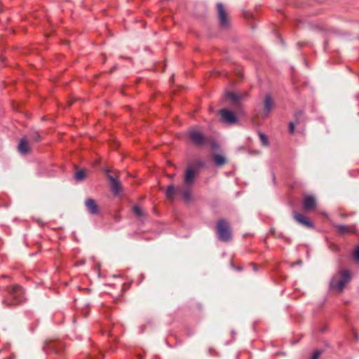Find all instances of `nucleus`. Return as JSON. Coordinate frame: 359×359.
<instances>
[{
    "label": "nucleus",
    "mask_w": 359,
    "mask_h": 359,
    "mask_svg": "<svg viewBox=\"0 0 359 359\" xmlns=\"http://www.w3.org/2000/svg\"><path fill=\"white\" fill-rule=\"evenodd\" d=\"M351 273L348 270L341 269L334 274L330 280V287L333 290L341 292L344 286L351 280Z\"/></svg>",
    "instance_id": "obj_1"
},
{
    "label": "nucleus",
    "mask_w": 359,
    "mask_h": 359,
    "mask_svg": "<svg viewBox=\"0 0 359 359\" xmlns=\"http://www.w3.org/2000/svg\"><path fill=\"white\" fill-rule=\"evenodd\" d=\"M7 297L3 303L8 306L16 305L22 302L23 290L21 287L18 285L6 287Z\"/></svg>",
    "instance_id": "obj_2"
},
{
    "label": "nucleus",
    "mask_w": 359,
    "mask_h": 359,
    "mask_svg": "<svg viewBox=\"0 0 359 359\" xmlns=\"http://www.w3.org/2000/svg\"><path fill=\"white\" fill-rule=\"evenodd\" d=\"M216 231L219 239L223 242H229L232 239L231 227L226 219L218 220Z\"/></svg>",
    "instance_id": "obj_3"
},
{
    "label": "nucleus",
    "mask_w": 359,
    "mask_h": 359,
    "mask_svg": "<svg viewBox=\"0 0 359 359\" xmlns=\"http://www.w3.org/2000/svg\"><path fill=\"white\" fill-rule=\"evenodd\" d=\"M188 135L191 143L197 147H203L207 143L206 137L196 129H191Z\"/></svg>",
    "instance_id": "obj_4"
},
{
    "label": "nucleus",
    "mask_w": 359,
    "mask_h": 359,
    "mask_svg": "<svg viewBox=\"0 0 359 359\" xmlns=\"http://www.w3.org/2000/svg\"><path fill=\"white\" fill-rule=\"evenodd\" d=\"M274 107V101L270 95H266L262 103V109L260 110L259 116L262 118H266Z\"/></svg>",
    "instance_id": "obj_5"
},
{
    "label": "nucleus",
    "mask_w": 359,
    "mask_h": 359,
    "mask_svg": "<svg viewBox=\"0 0 359 359\" xmlns=\"http://www.w3.org/2000/svg\"><path fill=\"white\" fill-rule=\"evenodd\" d=\"M217 8L220 26L224 29L228 28L229 25V18L223 4L221 3H217Z\"/></svg>",
    "instance_id": "obj_6"
},
{
    "label": "nucleus",
    "mask_w": 359,
    "mask_h": 359,
    "mask_svg": "<svg viewBox=\"0 0 359 359\" xmlns=\"http://www.w3.org/2000/svg\"><path fill=\"white\" fill-rule=\"evenodd\" d=\"M226 98L231 100L234 105L238 106L241 101L245 100L249 97V94L248 92H241L238 93L227 92L226 93Z\"/></svg>",
    "instance_id": "obj_7"
},
{
    "label": "nucleus",
    "mask_w": 359,
    "mask_h": 359,
    "mask_svg": "<svg viewBox=\"0 0 359 359\" xmlns=\"http://www.w3.org/2000/svg\"><path fill=\"white\" fill-rule=\"evenodd\" d=\"M294 218L297 222L301 226L307 229H314V223L306 216L301 213H297L294 215Z\"/></svg>",
    "instance_id": "obj_8"
},
{
    "label": "nucleus",
    "mask_w": 359,
    "mask_h": 359,
    "mask_svg": "<svg viewBox=\"0 0 359 359\" xmlns=\"http://www.w3.org/2000/svg\"><path fill=\"white\" fill-rule=\"evenodd\" d=\"M197 176V170L189 166L185 172L184 176V183L188 185H192Z\"/></svg>",
    "instance_id": "obj_9"
},
{
    "label": "nucleus",
    "mask_w": 359,
    "mask_h": 359,
    "mask_svg": "<svg viewBox=\"0 0 359 359\" xmlns=\"http://www.w3.org/2000/svg\"><path fill=\"white\" fill-rule=\"evenodd\" d=\"M220 116L222 120L229 124L235 123L237 121V117L235 114L226 109H222L219 111Z\"/></svg>",
    "instance_id": "obj_10"
},
{
    "label": "nucleus",
    "mask_w": 359,
    "mask_h": 359,
    "mask_svg": "<svg viewBox=\"0 0 359 359\" xmlns=\"http://www.w3.org/2000/svg\"><path fill=\"white\" fill-rule=\"evenodd\" d=\"M191 186L184 183L182 187H177L178 192L180 193L183 198L187 201L191 200Z\"/></svg>",
    "instance_id": "obj_11"
},
{
    "label": "nucleus",
    "mask_w": 359,
    "mask_h": 359,
    "mask_svg": "<svg viewBox=\"0 0 359 359\" xmlns=\"http://www.w3.org/2000/svg\"><path fill=\"white\" fill-rule=\"evenodd\" d=\"M18 151L23 154H27L30 151L29 141L27 137H23L18 144Z\"/></svg>",
    "instance_id": "obj_12"
},
{
    "label": "nucleus",
    "mask_w": 359,
    "mask_h": 359,
    "mask_svg": "<svg viewBox=\"0 0 359 359\" xmlns=\"http://www.w3.org/2000/svg\"><path fill=\"white\" fill-rule=\"evenodd\" d=\"M107 178L110 182L111 188L115 194H118L122 189L121 183L111 175H107Z\"/></svg>",
    "instance_id": "obj_13"
},
{
    "label": "nucleus",
    "mask_w": 359,
    "mask_h": 359,
    "mask_svg": "<svg viewBox=\"0 0 359 359\" xmlns=\"http://www.w3.org/2000/svg\"><path fill=\"white\" fill-rule=\"evenodd\" d=\"M334 227L341 234L356 233V229L353 225L337 224Z\"/></svg>",
    "instance_id": "obj_14"
},
{
    "label": "nucleus",
    "mask_w": 359,
    "mask_h": 359,
    "mask_svg": "<svg viewBox=\"0 0 359 359\" xmlns=\"http://www.w3.org/2000/svg\"><path fill=\"white\" fill-rule=\"evenodd\" d=\"M85 205L90 214L96 215L99 212V208L95 200L92 198L86 199Z\"/></svg>",
    "instance_id": "obj_15"
},
{
    "label": "nucleus",
    "mask_w": 359,
    "mask_h": 359,
    "mask_svg": "<svg viewBox=\"0 0 359 359\" xmlns=\"http://www.w3.org/2000/svg\"><path fill=\"white\" fill-rule=\"evenodd\" d=\"M316 199L312 196H307L303 201V208L305 210H311L316 208Z\"/></svg>",
    "instance_id": "obj_16"
},
{
    "label": "nucleus",
    "mask_w": 359,
    "mask_h": 359,
    "mask_svg": "<svg viewBox=\"0 0 359 359\" xmlns=\"http://www.w3.org/2000/svg\"><path fill=\"white\" fill-rule=\"evenodd\" d=\"M177 187L176 188L173 184H170L168 187L167 189L165 191V194L166 198L169 201H173L174 198L177 192Z\"/></svg>",
    "instance_id": "obj_17"
},
{
    "label": "nucleus",
    "mask_w": 359,
    "mask_h": 359,
    "mask_svg": "<svg viewBox=\"0 0 359 359\" xmlns=\"http://www.w3.org/2000/svg\"><path fill=\"white\" fill-rule=\"evenodd\" d=\"M213 158H214L215 163L218 166H222L226 162L225 157L220 154H215Z\"/></svg>",
    "instance_id": "obj_18"
},
{
    "label": "nucleus",
    "mask_w": 359,
    "mask_h": 359,
    "mask_svg": "<svg viewBox=\"0 0 359 359\" xmlns=\"http://www.w3.org/2000/svg\"><path fill=\"white\" fill-rule=\"evenodd\" d=\"M86 171L85 170H79L74 174V178L76 181L81 182L86 178Z\"/></svg>",
    "instance_id": "obj_19"
},
{
    "label": "nucleus",
    "mask_w": 359,
    "mask_h": 359,
    "mask_svg": "<svg viewBox=\"0 0 359 359\" xmlns=\"http://www.w3.org/2000/svg\"><path fill=\"white\" fill-rule=\"evenodd\" d=\"M133 213L139 218H142L146 216L145 212H144L139 206L135 205L133 208Z\"/></svg>",
    "instance_id": "obj_20"
},
{
    "label": "nucleus",
    "mask_w": 359,
    "mask_h": 359,
    "mask_svg": "<svg viewBox=\"0 0 359 359\" xmlns=\"http://www.w3.org/2000/svg\"><path fill=\"white\" fill-rule=\"evenodd\" d=\"M258 135L262 145L264 147H268L269 145V142L267 136L261 131L258 132Z\"/></svg>",
    "instance_id": "obj_21"
},
{
    "label": "nucleus",
    "mask_w": 359,
    "mask_h": 359,
    "mask_svg": "<svg viewBox=\"0 0 359 359\" xmlns=\"http://www.w3.org/2000/svg\"><path fill=\"white\" fill-rule=\"evenodd\" d=\"M29 141L32 142H38L41 140V135L37 131H34L29 135Z\"/></svg>",
    "instance_id": "obj_22"
},
{
    "label": "nucleus",
    "mask_w": 359,
    "mask_h": 359,
    "mask_svg": "<svg viewBox=\"0 0 359 359\" xmlns=\"http://www.w3.org/2000/svg\"><path fill=\"white\" fill-rule=\"evenodd\" d=\"M353 257L355 260L359 261V245L356 248L355 250Z\"/></svg>",
    "instance_id": "obj_23"
},
{
    "label": "nucleus",
    "mask_w": 359,
    "mask_h": 359,
    "mask_svg": "<svg viewBox=\"0 0 359 359\" xmlns=\"http://www.w3.org/2000/svg\"><path fill=\"white\" fill-rule=\"evenodd\" d=\"M320 354H321V351H315L313 353V355H312L311 359H318V358L320 355Z\"/></svg>",
    "instance_id": "obj_24"
},
{
    "label": "nucleus",
    "mask_w": 359,
    "mask_h": 359,
    "mask_svg": "<svg viewBox=\"0 0 359 359\" xmlns=\"http://www.w3.org/2000/svg\"><path fill=\"white\" fill-rule=\"evenodd\" d=\"M288 130L290 133H292V122L288 123Z\"/></svg>",
    "instance_id": "obj_25"
},
{
    "label": "nucleus",
    "mask_w": 359,
    "mask_h": 359,
    "mask_svg": "<svg viewBox=\"0 0 359 359\" xmlns=\"http://www.w3.org/2000/svg\"><path fill=\"white\" fill-rule=\"evenodd\" d=\"M252 266H253V268H254V270L256 271H257V267L254 264H251Z\"/></svg>",
    "instance_id": "obj_26"
},
{
    "label": "nucleus",
    "mask_w": 359,
    "mask_h": 359,
    "mask_svg": "<svg viewBox=\"0 0 359 359\" xmlns=\"http://www.w3.org/2000/svg\"><path fill=\"white\" fill-rule=\"evenodd\" d=\"M341 216L343 217H346V215H343V214H341Z\"/></svg>",
    "instance_id": "obj_27"
},
{
    "label": "nucleus",
    "mask_w": 359,
    "mask_h": 359,
    "mask_svg": "<svg viewBox=\"0 0 359 359\" xmlns=\"http://www.w3.org/2000/svg\"><path fill=\"white\" fill-rule=\"evenodd\" d=\"M139 358H140V359H142V357H141L140 355H139Z\"/></svg>",
    "instance_id": "obj_28"
},
{
    "label": "nucleus",
    "mask_w": 359,
    "mask_h": 359,
    "mask_svg": "<svg viewBox=\"0 0 359 359\" xmlns=\"http://www.w3.org/2000/svg\"><path fill=\"white\" fill-rule=\"evenodd\" d=\"M292 128H293V130H294V125H293V126H292Z\"/></svg>",
    "instance_id": "obj_29"
}]
</instances>
